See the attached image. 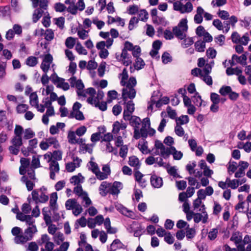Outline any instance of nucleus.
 Wrapping results in <instances>:
<instances>
[{"label":"nucleus","instance_id":"nucleus-3","mask_svg":"<svg viewBox=\"0 0 251 251\" xmlns=\"http://www.w3.org/2000/svg\"><path fill=\"white\" fill-rule=\"evenodd\" d=\"M69 81L72 87H75L77 89V94L78 96L86 97V95L81 92L84 87V85L81 79L77 80L76 77L73 76L69 79Z\"/></svg>","mask_w":251,"mask_h":251},{"label":"nucleus","instance_id":"nucleus-49","mask_svg":"<svg viewBox=\"0 0 251 251\" xmlns=\"http://www.w3.org/2000/svg\"><path fill=\"white\" fill-rule=\"evenodd\" d=\"M68 142L71 144H76V136L74 131H70L68 135Z\"/></svg>","mask_w":251,"mask_h":251},{"label":"nucleus","instance_id":"nucleus-57","mask_svg":"<svg viewBox=\"0 0 251 251\" xmlns=\"http://www.w3.org/2000/svg\"><path fill=\"white\" fill-rule=\"evenodd\" d=\"M74 192L75 194L81 197H82L83 195L86 194L85 192L83 191L82 187L80 185H77L76 187H75L74 189Z\"/></svg>","mask_w":251,"mask_h":251},{"label":"nucleus","instance_id":"nucleus-40","mask_svg":"<svg viewBox=\"0 0 251 251\" xmlns=\"http://www.w3.org/2000/svg\"><path fill=\"white\" fill-rule=\"evenodd\" d=\"M196 235V230L193 228L187 227L186 229V236L187 239H192Z\"/></svg>","mask_w":251,"mask_h":251},{"label":"nucleus","instance_id":"nucleus-16","mask_svg":"<svg viewBox=\"0 0 251 251\" xmlns=\"http://www.w3.org/2000/svg\"><path fill=\"white\" fill-rule=\"evenodd\" d=\"M173 33L178 39L182 40L186 37L185 31L177 26H175L173 29Z\"/></svg>","mask_w":251,"mask_h":251},{"label":"nucleus","instance_id":"nucleus-12","mask_svg":"<svg viewBox=\"0 0 251 251\" xmlns=\"http://www.w3.org/2000/svg\"><path fill=\"white\" fill-rule=\"evenodd\" d=\"M204 13V9L201 6H198L197 8L196 14L194 16V21L195 23L200 24L203 21L202 15Z\"/></svg>","mask_w":251,"mask_h":251},{"label":"nucleus","instance_id":"nucleus-53","mask_svg":"<svg viewBox=\"0 0 251 251\" xmlns=\"http://www.w3.org/2000/svg\"><path fill=\"white\" fill-rule=\"evenodd\" d=\"M24 131V129L22 126L20 125H16L14 129V136L22 137Z\"/></svg>","mask_w":251,"mask_h":251},{"label":"nucleus","instance_id":"nucleus-15","mask_svg":"<svg viewBox=\"0 0 251 251\" xmlns=\"http://www.w3.org/2000/svg\"><path fill=\"white\" fill-rule=\"evenodd\" d=\"M117 209L122 214L129 218H132L133 216V212L128 210L126 207L122 204H118L116 206Z\"/></svg>","mask_w":251,"mask_h":251},{"label":"nucleus","instance_id":"nucleus-39","mask_svg":"<svg viewBox=\"0 0 251 251\" xmlns=\"http://www.w3.org/2000/svg\"><path fill=\"white\" fill-rule=\"evenodd\" d=\"M24 139L26 140L33 138L35 135V133L30 128L25 129V130L24 131Z\"/></svg>","mask_w":251,"mask_h":251},{"label":"nucleus","instance_id":"nucleus-17","mask_svg":"<svg viewBox=\"0 0 251 251\" xmlns=\"http://www.w3.org/2000/svg\"><path fill=\"white\" fill-rule=\"evenodd\" d=\"M247 57L245 54H242L240 56H238L236 54L232 55V60H235L236 61L240 63L243 66H245L247 64Z\"/></svg>","mask_w":251,"mask_h":251},{"label":"nucleus","instance_id":"nucleus-44","mask_svg":"<svg viewBox=\"0 0 251 251\" xmlns=\"http://www.w3.org/2000/svg\"><path fill=\"white\" fill-rule=\"evenodd\" d=\"M54 38V33L52 29H48L45 33V39L48 41H51Z\"/></svg>","mask_w":251,"mask_h":251},{"label":"nucleus","instance_id":"nucleus-37","mask_svg":"<svg viewBox=\"0 0 251 251\" xmlns=\"http://www.w3.org/2000/svg\"><path fill=\"white\" fill-rule=\"evenodd\" d=\"M145 65L144 60L140 57H137L135 60L134 67L136 70L142 69Z\"/></svg>","mask_w":251,"mask_h":251},{"label":"nucleus","instance_id":"nucleus-61","mask_svg":"<svg viewBox=\"0 0 251 251\" xmlns=\"http://www.w3.org/2000/svg\"><path fill=\"white\" fill-rule=\"evenodd\" d=\"M118 95L117 92L115 90H111L108 92L107 96L109 100H108V102H110L112 100L117 99Z\"/></svg>","mask_w":251,"mask_h":251},{"label":"nucleus","instance_id":"nucleus-60","mask_svg":"<svg viewBox=\"0 0 251 251\" xmlns=\"http://www.w3.org/2000/svg\"><path fill=\"white\" fill-rule=\"evenodd\" d=\"M175 132L176 134L180 137H182L184 134V130L182 127L180 125L176 124L175 128Z\"/></svg>","mask_w":251,"mask_h":251},{"label":"nucleus","instance_id":"nucleus-1","mask_svg":"<svg viewBox=\"0 0 251 251\" xmlns=\"http://www.w3.org/2000/svg\"><path fill=\"white\" fill-rule=\"evenodd\" d=\"M28 226L24 232L18 226H15L11 230L12 234L14 236V242L16 244L24 245L27 241L32 240L34 234L37 232V229L35 225V220L31 215H28L25 221Z\"/></svg>","mask_w":251,"mask_h":251},{"label":"nucleus","instance_id":"nucleus-24","mask_svg":"<svg viewBox=\"0 0 251 251\" xmlns=\"http://www.w3.org/2000/svg\"><path fill=\"white\" fill-rule=\"evenodd\" d=\"M44 11L41 8H37L34 11L32 16V21L36 23L40 18L42 16Z\"/></svg>","mask_w":251,"mask_h":251},{"label":"nucleus","instance_id":"nucleus-58","mask_svg":"<svg viewBox=\"0 0 251 251\" xmlns=\"http://www.w3.org/2000/svg\"><path fill=\"white\" fill-rule=\"evenodd\" d=\"M128 151V148L126 145L122 146L119 152L120 156L123 158H125Z\"/></svg>","mask_w":251,"mask_h":251},{"label":"nucleus","instance_id":"nucleus-38","mask_svg":"<svg viewBox=\"0 0 251 251\" xmlns=\"http://www.w3.org/2000/svg\"><path fill=\"white\" fill-rule=\"evenodd\" d=\"M203 76H201V79L208 85L210 86L212 85L213 81L211 76L206 74H202Z\"/></svg>","mask_w":251,"mask_h":251},{"label":"nucleus","instance_id":"nucleus-8","mask_svg":"<svg viewBox=\"0 0 251 251\" xmlns=\"http://www.w3.org/2000/svg\"><path fill=\"white\" fill-rule=\"evenodd\" d=\"M150 180L151 185L154 188H159L163 185L162 178L155 175L151 176Z\"/></svg>","mask_w":251,"mask_h":251},{"label":"nucleus","instance_id":"nucleus-14","mask_svg":"<svg viewBox=\"0 0 251 251\" xmlns=\"http://www.w3.org/2000/svg\"><path fill=\"white\" fill-rule=\"evenodd\" d=\"M104 96V93L102 90H99L97 93V97L95 98L89 97L87 101L89 104L96 103L97 104L98 101L102 100Z\"/></svg>","mask_w":251,"mask_h":251},{"label":"nucleus","instance_id":"nucleus-50","mask_svg":"<svg viewBox=\"0 0 251 251\" xmlns=\"http://www.w3.org/2000/svg\"><path fill=\"white\" fill-rule=\"evenodd\" d=\"M139 22V19L135 17H133L131 18L129 21V25H128V29L129 30H132L135 26V25H137Z\"/></svg>","mask_w":251,"mask_h":251},{"label":"nucleus","instance_id":"nucleus-29","mask_svg":"<svg viewBox=\"0 0 251 251\" xmlns=\"http://www.w3.org/2000/svg\"><path fill=\"white\" fill-rule=\"evenodd\" d=\"M172 147V146L170 148H166L165 146H164L160 149V155L164 158L168 157L170 154H171Z\"/></svg>","mask_w":251,"mask_h":251},{"label":"nucleus","instance_id":"nucleus-27","mask_svg":"<svg viewBox=\"0 0 251 251\" xmlns=\"http://www.w3.org/2000/svg\"><path fill=\"white\" fill-rule=\"evenodd\" d=\"M93 144H84L80 146V151L82 152L83 153L86 152H88L91 153L93 151Z\"/></svg>","mask_w":251,"mask_h":251},{"label":"nucleus","instance_id":"nucleus-5","mask_svg":"<svg viewBox=\"0 0 251 251\" xmlns=\"http://www.w3.org/2000/svg\"><path fill=\"white\" fill-rule=\"evenodd\" d=\"M52 61L53 57L50 54H47L44 56L40 67L45 73H48Z\"/></svg>","mask_w":251,"mask_h":251},{"label":"nucleus","instance_id":"nucleus-19","mask_svg":"<svg viewBox=\"0 0 251 251\" xmlns=\"http://www.w3.org/2000/svg\"><path fill=\"white\" fill-rule=\"evenodd\" d=\"M128 164L130 166L134 167V170H138L140 167L139 159L135 156L129 157Z\"/></svg>","mask_w":251,"mask_h":251},{"label":"nucleus","instance_id":"nucleus-32","mask_svg":"<svg viewBox=\"0 0 251 251\" xmlns=\"http://www.w3.org/2000/svg\"><path fill=\"white\" fill-rule=\"evenodd\" d=\"M232 89L230 86H223L219 90V93L223 96H226L229 95L230 92H231Z\"/></svg>","mask_w":251,"mask_h":251},{"label":"nucleus","instance_id":"nucleus-46","mask_svg":"<svg viewBox=\"0 0 251 251\" xmlns=\"http://www.w3.org/2000/svg\"><path fill=\"white\" fill-rule=\"evenodd\" d=\"M94 159L93 157L91 158V161L89 162L90 167L89 169L94 173L95 174L100 169L98 164L92 161Z\"/></svg>","mask_w":251,"mask_h":251},{"label":"nucleus","instance_id":"nucleus-11","mask_svg":"<svg viewBox=\"0 0 251 251\" xmlns=\"http://www.w3.org/2000/svg\"><path fill=\"white\" fill-rule=\"evenodd\" d=\"M123 188V184L119 181H115L112 184L111 183L109 193L114 195H118Z\"/></svg>","mask_w":251,"mask_h":251},{"label":"nucleus","instance_id":"nucleus-54","mask_svg":"<svg viewBox=\"0 0 251 251\" xmlns=\"http://www.w3.org/2000/svg\"><path fill=\"white\" fill-rule=\"evenodd\" d=\"M54 9L56 12H62L67 9V8L64 4L60 2H58L55 4Z\"/></svg>","mask_w":251,"mask_h":251},{"label":"nucleus","instance_id":"nucleus-4","mask_svg":"<svg viewBox=\"0 0 251 251\" xmlns=\"http://www.w3.org/2000/svg\"><path fill=\"white\" fill-rule=\"evenodd\" d=\"M129 122L131 126L134 127V138L135 139H139L140 138L139 126L141 123L140 118L136 116H132Z\"/></svg>","mask_w":251,"mask_h":251},{"label":"nucleus","instance_id":"nucleus-63","mask_svg":"<svg viewBox=\"0 0 251 251\" xmlns=\"http://www.w3.org/2000/svg\"><path fill=\"white\" fill-rule=\"evenodd\" d=\"M176 186L178 190H183L187 186L186 181L184 180L176 181Z\"/></svg>","mask_w":251,"mask_h":251},{"label":"nucleus","instance_id":"nucleus-45","mask_svg":"<svg viewBox=\"0 0 251 251\" xmlns=\"http://www.w3.org/2000/svg\"><path fill=\"white\" fill-rule=\"evenodd\" d=\"M184 40L181 44V46L183 48H187L191 46L194 43L193 38L189 37L186 39H183Z\"/></svg>","mask_w":251,"mask_h":251},{"label":"nucleus","instance_id":"nucleus-48","mask_svg":"<svg viewBox=\"0 0 251 251\" xmlns=\"http://www.w3.org/2000/svg\"><path fill=\"white\" fill-rule=\"evenodd\" d=\"M75 50L77 52L80 54H84L86 55L87 54V51L86 49L84 48V47L81 45L80 43H77L75 46Z\"/></svg>","mask_w":251,"mask_h":251},{"label":"nucleus","instance_id":"nucleus-47","mask_svg":"<svg viewBox=\"0 0 251 251\" xmlns=\"http://www.w3.org/2000/svg\"><path fill=\"white\" fill-rule=\"evenodd\" d=\"M218 233V231L217 228H212L208 234V238L210 240H214L216 238Z\"/></svg>","mask_w":251,"mask_h":251},{"label":"nucleus","instance_id":"nucleus-59","mask_svg":"<svg viewBox=\"0 0 251 251\" xmlns=\"http://www.w3.org/2000/svg\"><path fill=\"white\" fill-rule=\"evenodd\" d=\"M139 17L140 20L145 21L148 19V13L145 10H141L139 12Z\"/></svg>","mask_w":251,"mask_h":251},{"label":"nucleus","instance_id":"nucleus-20","mask_svg":"<svg viewBox=\"0 0 251 251\" xmlns=\"http://www.w3.org/2000/svg\"><path fill=\"white\" fill-rule=\"evenodd\" d=\"M203 213L204 214V216L203 219L202 215L200 213H195L194 216V221L195 223H198L201 221H202L203 223H205L207 222V220L208 219V216L205 211L203 212Z\"/></svg>","mask_w":251,"mask_h":251},{"label":"nucleus","instance_id":"nucleus-18","mask_svg":"<svg viewBox=\"0 0 251 251\" xmlns=\"http://www.w3.org/2000/svg\"><path fill=\"white\" fill-rule=\"evenodd\" d=\"M57 200V195L56 192L52 193L50 195V205L52 210H56L57 209L56 206V201Z\"/></svg>","mask_w":251,"mask_h":251},{"label":"nucleus","instance_id":"nucleus-13","mask_svg":"<svg viewBox=\"0 0 251 251\" xmlns=\"http://www.w3.org/2000/svg\"><path fill=\"white\" fill-rule=\"evenodd\" d=\"M34 8H36L39 5V8L41 10H47L48 7V1L47 0H30Z\"/></svg>","mask_w":251,"mask_h":251},{"label":"nucleus","instance_id":"nucleus-42","mask_svg":"<svg viewBox=\"0 0 251 251\" xmlns=\"http://www.w3.org/2000/svg\"><path fill=\"white\" fill-rule=\"evenodd\" d=\"M75 38L69 37H68L65 41L66 46L69 49H72L75 45Z\"/></svg>","mask_w":251,"mask_h":251},{"label":"nucleus","instance_id":"nucleus-62","mask_svg":"<svg viewBox=\"0 0 251 251\" xmlns=\"http://www.w3.org/2000/svg\"><path fill=\"white\" fill-rule=\"evenodd\" d=\"M95 174L97 178L100 180H104L108 177L107 174L101 172L100 169Z\"/></svg>","mask_w":251,"mask_h":251},{"label":"nucleus","instance_id":"nucleus-6","mask_svg":"<svg viewBox=\"0 0 251 251\" xmlns=\"http://www.w3.org/2000/svg\"><path fill=\"white\" fill-rule=\"evenodd\" d=\"M136 95V91L134 88L132 87L127 88L126 87L123 89L122 91V98L125 101V103L127 100V98L133 99L135 98Z\"/></svg>","mask_w":251,"mask_h":251},{"label":"nucleus","instance_id":"nucleus-51","mask_svg":"<svg viewBox=\"0 0 251 251\" xmlns=\"http://www.w3.org/2000/svg\"><path fill=\"white\" fill-rule=\"evenodd\" d=\"M91 105H94L96 107H98L100 110L104 111L107 109V103L105 101H102L100 103V101H98L97 104L93 103Z\"/></svg>","mask_w":251,"mask_h":251},{"label":"nucleus","instance_id":"nucleus-9","mask_svg":"<svg viewBox=\"0 0 251 251\" xmlns=\"http://www.w3.org/2000/svg\"><path fill=\"white\" fill-rule=\"evenodd\" d=\"M239 165L240 168L238 171L235 174V177L236 178L241 177L245 175V170L248 167L249 164L247 162L241 161L239 162Z\"/></svg>","mask_w":251,"mask_h":251},{"label":"nucleus","instance_id":"nucleus-56","mask_svg":"<svg viewBox=\"0 0 251 251\" xmlns=\"http://www.w3.org/2000/svg\"><path fill=\"white\" fill-rule=\"evenodd\" d=\"M28 108V106L25 104H20L16 107V110L18 113L25 112Z\"/></svg>","mask_w":251,"mask_h":251},{"label":"nucleus","instance_id":"nucleus-31","mask_svg":"<svg viewBox=\"0 0 251 251\" xmlns=\"http://www.w3.org/2000/svg\"><path fill=\"white\" fill-rule=\"evenodd\" d=\"M120 75L121 76L120 84L123 86H125L126 84V80L128 79V77L126 69L124 68L123 70L122 73L120 74Z\"/></svg>","mask_w":251,"mask_h":251},{"label":"nucleus","instance_id":"nucleus-10","mask_svg":"<svg viewBox=\"0 0 251 251\" xmlns=\"http://www.w3.org/2000/svg\"><path fill=\"white\" fill-rule=\"evenodd\" d=\"M110 186V183L107 181L102 182L99 188L100 195L104 197L109 193Z\"/></svg>","mask_w":251,"mask_h":251},{"label":"nucleus","instance_id":"nucleus-55","mask_svg":"<svg viewBox=\"0 0 251 251\" xmlns=\"http://www.w3.org/2000/svg\"><path fill=\"white\" fill-rule=\"evenodd\" d=\"M218 16L223 20H228L229 17V13L225 10H219L217 13Z\"/></svg>","mask_w":251,"mask_h":251},{"label":"nucleus","instance_id":"nucleus-30","mask_svg":"<svg viewBox=\"0 0 251 251\" xmlns=\"http://www.w3.org/2000/svg\"><path fill=\"white\" fill-rule=\"evenodd\" d=\"M195 47L197 51L203 52L205 48V43L203 41H198L195 43Z\"/></svg>","mask_w":251,"mask_h":251},{"label":"nucleus","instance_id":"nucleus-52","mask_svg":"<svg viewBox=\"0 0 251 251\" xmlns=\"http://www.w3.org/2000/svg\"><path fill=\"white\" fill-rule=\"evenodd\" d=\"M52 159L57 161L62 159V152L60 151H54L52 153Z\"/></svg>","mask_w":251,"mask_h":251},{"label":"nucleus","instance_id":"nucleus-43","mask_svg":"<svg viewBox=\"0 0 251 251\" xmlns=\"http://www.w3.org/2000/svg\"><path fill=\"white\" fill-rule=\"evenodd\" d=\"M240 180L238 179H234L231 180L230 183L228 184V187H230L232 189H236L239 185H241L242 184L245 182V181L239 183Z\"/></svg>","mask_w":251,"mask_h":251},{"label":"nucleus","instance_id":"nucleus-33","mask_svg":"<svg viewBox=\"0 0 251 251\" xmlns=\"http://www.w3.org/2000/svg\"><path fill=\"white\" fill-rule=\"evenodd\" d=\"M193 5L190 2H187L185 4H182L181 13H190L193 10Z\"/></svg>","mask_w":251,"mask_h":251},{"label":"nucleus","instance_id":"nucleus-25","mask_svg":"<svg viewBox=\"0 0 251 251\" xmlns=\"http://www.w3.org/2000/svg\"><path fill=\"white\" fill-rule=\"evenodd\" d=\"M29 103L32 106L38 107V98L36 92L32 93L29 96Z\"/></svg>","mask_w":251,"mask_h":251},{"label":"nucleus","instance_id":"nucleus-22","mask_svg":"<svg viewBox=\"0 0 251 251\" xmlns=\"http://www.w3.org/2000/svg\"><path fill=\"white\" fill-rule=\"evenodd\" d=\"M226 73L228 75H238L242 73V71L240 68L238 67H236L234 68L228 67L226 70Z\"/></svg>","mask_w":251,"mask_h":251},{"label":"nucleus","instance_id":"nucleus-26","mask_svg":"<svg viewBox=\"0 0 251 251\" xmlns=\"http://www.w3.org/2000/svg\"><path fill=\"white\" fill-rule=\"evenodd\" d=\"M78 202L75 199H68L65 202V207L67 210H74Z\"/></svg>","mask_w":251,"mask_h":251},{"label":"nucleus","instance_id":"nucleus-7","mask_svg":"<svg viewBox=\"0 0 251 251\" xmlns=\"http://www.w3.org/2000/svg\"><path fill=\"white\" fill-rule=\"evenodd\" d=\"M49 169L50 170V177L51 179H55V173L59 171V164L57 161L53 160L50 163Z\"/></svg>","mask_w":251,"mask_h":251},{"label":"nucleus","instance_id":"nucleus-2","mask_svg":"<svg viewBox=\"0 0 251 251\" xmlns=\"http://www.w3.org/2000/svg\"><path fill=\"white\" fill-rule=\"evenodd\" d=\"M12 146L9 147L11 153L17 155L20 151V148L23 145L22 137L14 136L11 140Z\"/></svg>","mask_w":251,"mask_h":251},{"label":"nucleus","instance_id":"nucleus-34","mask_svg":"<svg viewBox=\"0 0 251 251\" xmlns=\"http://www.w3.org/2000/svg\"><path fill=\"white\" fill-rule=\"evenodd\" d=\"M171 152V154H173L174 159L175 160H180L182 157V152L180 151H176L174 147H172Z\"/></svg>","mask_w":251,"mask_h":251},{"label":"nucleus","instance_id":"nucleus-23","mask_svg":"<svg viewBox=\"0 0 251 251\" xmlns=\"http://www.w3.org/2000/svg\"><path fill=\"white\" fill-rule=\"evenodd\" d=\"M69 118H75L78 120H83L84 119V117L83 113L80 111H71L69 115L68 116Z\"/></svg>","mask_w":251,"mask_h":251},{"label":"nucleus","instance_id":"nucleus-36","mask_svg":"<svg viewBox=\"0 0 251 251\" xmlns=\"http://www.w3.org/2000/svg\"><path fill=\"white\" fill-rule=\"evenodd\" d=\"M176 123L178 125H184L189 122V117L187 115H182L176 119Z\"/></svg>","mask_w":251,"mask_h":251},{"label":"nucleus","instance_id":"nucleus-41","mask_svg":"<svg viewBox=\"0 0 251 251\" xmlns=\"http://www.w3.org/2000/svg\"><path fill=\"white\" fill-rule=\"evenodd\" d=\"M187 22L188 21L186 19H182L178 24L177 27L186 32L188 28Z\"/></svg>","mask_w":251,"mask_h":251},{"label":"nucleus","instance_id":"nucleus-64","mask_svg":"<svg viewBox=\"0 0 251 251\" xmlns=\"http://www.w3.org/2000/svg\"><path fill=\"white\" fill-rule=\"evenodd\" d=\"M38 246L35 242H30L26 250V251H38Z\"/></svg>","mask_w":251,"mask_h":251},{"label":"nucleus","instance_id":"nucleus-28","mask_svg":"<svg viewBox=\"0 0 251 251\" xmlns=\"http://www.w3.org/2000/svg\"><path fill=\"white\" fill-rule=\"evenodd\" d=\"M26 64L30 67H34L38 63V59L36 57L30 56L26 59Z\"/></svg>","mask_w":251,"mask_h":251},{"label":"nucleus","instance_id":"nucleus-35","mask_svg":"<svg viewBox=\"0 0 251 251\" xmlns=\"http://www.w3.org/2000/svg\"><path fill=\"white\" fill-rule=\"evenodd\" d=\"M47 141L48 143L49 147L52 145L53 146V148L55 149H57L60 147L58 141L55 138H49L48 139H47Z\"/></svg>","mask_w":251,"mask_h":251},{"label":"nucleus","instance_id":"nucleus-21","mask_svg":"<svg viewBox=\"0 0 251 251\" xmlns=\"http://www.w3.org/2000/svg\"><path fill=\"white\" fill-rule=\"evenodd\" d=\"M230 241H233L237 245L240 244L242 241V236L239 232L233 233L230 239Z\"/></svg>","mask_w":251,"mask_h":251}]
</instances>
